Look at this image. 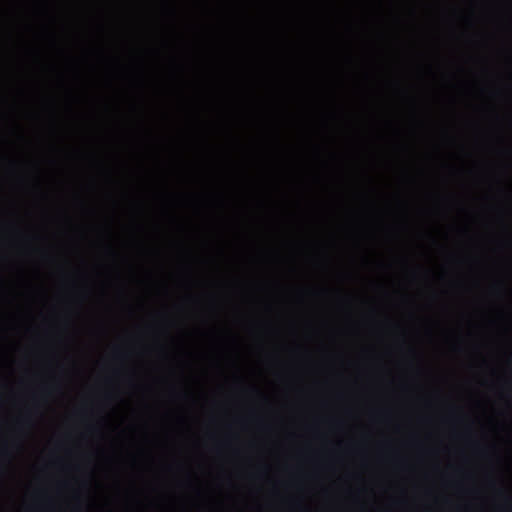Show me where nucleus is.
<instances>
[{"label":"nucleus","instance_id":"nucleus-1","mask_svg":"<svg viewBox=\"0 0 512 512\" xmlns=\"http://www.w3.org/2000/svg\"><path fill=\"white\" fill-rule=\"evenodd\" d=\"M35 509L37 510H42V511H52L53 510V506L50 502L48 503H43L41 505H36L34 506Z\"/></svg>","mask_w":512,"mask_h":512},{"label":"nucleus","instance_id":"nucleus-2","mask_svg":"<svg viewBox=\"0 0 512 512\" xmlns=\"http://www.w3.org/2000/svg\"><path fill=\"white\" fill-rule=\"evenodd\" d=\"M73 512H85L82 504L78 503L73 507Z\"/></svg>","mask_w":512,"mask_h":512},{"label":"nucleus","instance_id":"nucleus-3","mask_svg":"<svg viewBox=\"0 0 512 512\" xmlns=\"http://www.w3.org/2000/svg\"><path fill=\"white\" fill-rule=\"evenodd\" d=\"M503 508L512 511V502L510 500H507Z\"/></svg>","mask_w":512,"mask_h":512},{"label":"nucleus","instance_id":"nucleus-4","mask_svg":"<svg viewBox=\"0 0 512 512\" xmlns=\"http://www.w3.org/2000/svg\"><path fill=\"white\" fill-rule=\"evenodd\" d=\"M297 512H311V511H310L309 509H307V508H304V507H300V506H299V509H298V511H297Z\"/></svg>","mask_w":512,"mask_h":512}]
</instances>
